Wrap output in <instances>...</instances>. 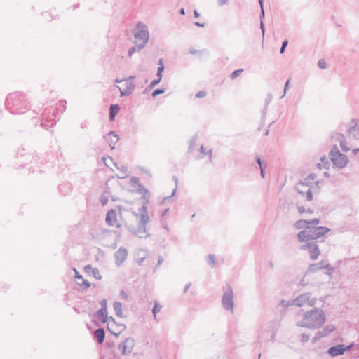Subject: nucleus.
<instances>
[{
    "label": "nucleus",
    "mask_w": 359,
    "mask_h": 359,
    "mask_svg": "<svg viewBox=\"0 0 359 359\" xmlns=\"http://www.w3.org/2000/svg\"><path fill=\"white\" fill-rule=\"evenodd\" d=\"M172 179H173V181H175V184H176L175 188V189H174V190L172 191V194H171L170 196H167V197H165V198L163 199V201H162V203H164L166 200H168V199H170L171 197L174 196H175V193H176V191H177V181H178V180H177V177H176V176H173V177H172Z\"/></svg>",
    "instance_id": "nucleus-39"
},
{
    "label": "nucleus",
    "mask_w": 359,
    "mask_h": 359,
    "mask_svg": "<svg viewBox=\"0 0 359 359\" xmlns=\"http://www.w3.org/2000/svg\"><path fill=\"white\" fill-rule=\"evenodd\" d=\"M229 2V0H217V4L219 6H224Z\"/></svg>",
    "instance_id": "nucleus-63"
},
{
    "label": "nucleus",
    "mask_w": 359,
    "mask_h": 359,
    "mask_svg": "<svg viewBox=\"0 0 359 359\" xmlns=\"http://www.w3.org/2000/svg\"><path fill=\"white\" fill-rule=\"evenodd\" d=\"M160 82L156 80V79H154L153 80L150 84L146 88V89L144 90V91L143 92V94H146L148 91L151 90V89H153L156 85H158Z\"/></svg>",
    "instance_id": "nucleus-36"
},
{
    "label": "nucleus",
    "mask_w": 359,
    "mask_h": 359,
    "mask_svg": "<svg viewBox=\"0 0 359 359\" xmlns=\"http://www.w3.org/2000/svg\"><path fill=\"white\" fill-rule=\"evenodd\" d=\"M297 210L300 214L306 212V208L303 206H297Z\"/></svg>",
    "instance_id": "nucleus-64"
},
{
    "label": "nucleus",
    "mask_w": 359,
    "mask_h": 359,
    "mask_svg": "<svg viewBox=\"0 0 359 359\" xmlns=\"http://www.w3.org/2000/svg\"><path fill=\"white\" fill-rule=\"evenodd\" d=\"M137 32L134 34L137 40V46L138 50L142 49L147 43L149 37V31L147 25L139 22L137 25Z\"/></svg>",
    "instance_id": "nucleus-4"
},
{
    "label": "nucleus",
    "mask_w": 359,
    "mask_h": 359,
    "mask_svg": "<svg viewBox=\"0 0 359 359\" xmlns=\"http://www.w3.org/2000/svg\"><path fill=\"white\" fill-rule=\"evenodd\" d=\"M207 262L208 263L211 265L212 266H214L215 263V257L214 255H208L207 257Z\"/></svg>",
    "instance_id": "nucleus-45"
},
{
    "label": "nucleus",
    "mask_w": 359,
    "mask_h": 359,
    "mask_svg": "<svg viewBox=\"0 0 359 359\" xmlns=\"http://www.w3.org/2000/svg\"><path fill=\"white\" fill-rule=\"evenodd\" d=\"M84 270L87 273L93 276L97 280H101L102 278L97 268H93L88 264L85 266Z\"/></svg>",
    "instance_id": "nucleus-21"
},
{
    "label": "nucleus",
    "mask_w": 359,
    "mask_h": 359,
    "mask_svg": "<svg viewBox=\"0 0 359 359\" xmlns=\"http://www.w3.org/2000/svg\"><path fill=\"white\" fill-rule=\"evenodd\" d=\"M307 226V220L306 219H299L294 223V227L297 229H305Z\"/></svg>",
    "instance_id": "nucleus-30"
},
{
    "label": "nucleus",
    "mask_w": 359,
    "mask_h": 359,
    "mask_svg": "<svg viewBox=\"0 0 359 359\" xmlns=\"http://www.w3.org/2000/svg\"><path fill=\"white\" fill-rule=\"evenodd\" d=\"M120 110V107L118 104H111L109 106V119L110 121L114 120L116 116Z\"/></svg>",
    "instance_id": "nucleus-24"
},
{
    "label": "nucleus",
    "mask_w": 359,
    "mask_h": 359,
    "mask_svg": "<svg viewBox=\"0 0 359 359\" xmlns=\"http://www.w3.org/2000/svg\"><path fill=\"white\" fill-rule=\"evenodd\" d=\"M318 67L321 69H325L327 67L325 60L324 59H320L318 62Z\"/></svg>",
    "instance_id": "nucleus-48"
},
{
    "label": "nucleus",
    "mask_w": 359,
    "mask_h": 359,
    "mask_svg": "<svg viewBox=\"0 0 359 359\" xmlns=\"http://www.w3.org/2000/svg\"><path fill=\"white\" fill-rule=\"evenodd\" d=\"M112 324L111 323H108L107 325V330L113 335L116 337H118L120 334L126 329V326L124 324L118 325V332H114V330H111V327Z\"/></svg>",
    "instance_id": "nucleus-26"
},
{
    "label": "nucleus",
    "mask_w": 359,
    "mask_h": 359,
    "mask_svg": "<svg viewBox=\"0 0 359 359\" xmlns=\"http://www.w3.org/2000/svg\"><path fill=\"white\" fill-rule=\"evenodd\" d=\"M330 156L333 165L338 168H344L348 163L347 156L339 151L337 145L332 147Z\"/></svg>",
    "instance_id": "nucleus-5"
},
{
    "label": "nucleus",
    "mask_w": 359,
    "mask_h": 359,
    "mask_svg": "<svg viewBox=\"0 0 359 359\" xmlns=\"http://www.w3.org/2000/svg\"><path fill=\"white\" fill-rule=\"evenodd\" d=\"M147 203H144V205H142V207L139 208V212L140 214L134 212V215L136 216L137 218L139 217V219L140 220V222L144 224H147L149 220V217L147 213V206L146 205Z\"/></svg>",
    "instance_id": "nucleus-13"
},
{
    "label": "nucleus",
    "mask_w": 359,
    "mask_h": 359,
    "mask_svg": "<svg viewBox=\"0 0 359 359\" xmlns=\"http://www.w3.org/2000/svg\"><path fill=\"white\" fill-rule=\"evenodd\" d=\"M28 99L22 93L9 94L6 99V105L11 109V113L22 114L28 107Z\"/></svg>",
    "instance_id": "nucleus-2"
},
{
    "label": "nucleus",
    "mask_w": 359,
    "mask_h": 359,
    "mask_svg": "<svg viewBox=\"0 0 359 359\" xmlns=\"http://www.w3.org/2000/svg\"><path fill=\"white\" fill-rule=\"evenodd\" d=\"M316 175L315 173H311L309 174L307 177L305 179V181H308V180H313L316 178Z\"/></svg>",
    "instance_id": "nucleus-58"
},
{
    "label": "nucleus",
    "mask_w": 359,
    "mask_h": 359,
    "mask_svg": "<svg viewBox=\"0 0 359 359\" xmlns=\"http://www.w3.org/2000/svg\"><path fill=\"white\" fill-rule=\"evenodd\" d=\"M65 100H60L55 104L50 105V109L46 107V128L52 127L59 120V118H57L58 114L59 112L63 113L65 111Z\"/></svg>",
    "instance_id": "nucleus-3"
},
{
    "label": "nucleus",
    "mask_w": 359,
    "mask_h": 359,
    "mask_svg": "<svg viewBox=\"0 0 359 359\" xmlns=\"http://www.w3.org/2000/svg\"><path fill=\"white\" fill-rule=\"evenodd\" d=\"M348 131L349 135L353 134L354 139H359V125L358 124V119H351V126Z\"/></svg>",
    "instance_id": "nucleus-17"
},
{
    "label": "nucleus",
    "mask_w": 359,
    "mask_h": 359,
    "mask_svg": "<svg viewBox=\"0 0 359 359\" xmlns=\"http://www.w3.org/2000/svg\"><path fill=\"white\" fill-rule=\"evenodd\" d=\"M94 338L99 344H102L104 342L105 338V331L104 328H97L95 330Z\"/></svg>",
    "instance_id": "nucleus-23"
},
{
    "label": "nucleus",
    "mask_w": 359,
    "mask_h": 359,
    "mask_svg": "<svg viewBox=\"0 0 359 359\" xmlns=\"http://www.w3.org/2000/svg\"><path fill=\"white\" fill-rule=\"evenodd\" d=\"M106 223L110 226L120 227L118 224H116V211L114 209H111L107 213L105 218Z\"/></svg>",
    "instance_id": "nucleus-15"
},
{
    "label": "nucleus",
    "mask_w": 359,
    "mask_h": 359,
    "mask_svg": "<svg viewBox=\"0 0 359 359\" xmlns=\"http://www.w3.org/2000/svg\"><path fill=\"white\" fill-rule=\"evenodd\" d=\"M309 230H310L309 238L310 240H317L323 237L325 233L330 231V229L325 226H309Z\"/></svg>",
    "instance_id": "nucleus-9"
},
{
    "label": "nucleus",
    "mask_w": 359,
    "mask_h": 359,
    "mask_svg": "<svg viewBox=\"0 0 359 359\" xmlns=\"http://www.w3.org/2000/svg\"><path fill=\"white\" fill-rule=\"evenodd\" d=\"M319 223L320 219L318 218L307 220V226L318 225Z\"/></svg>",
    "instance_id": "nucleus-47"
},
{
    "label": "nucleus",
    "mask_w": 359,
    "mask_h": 359,
    "mask_svg": "<svg viewBox=\"0 0 359 359\" xmlns=\"http://www.w3.org/2000/svg\"><path fill=\"white\" fill-rule=\"evenodd\" d=\"M138 50V48L137 46H133V47H130L129 49H128V56L129 57H131L133 55V54L134 53H135L137 50Z\"/></svg>",
    "instance_id": "nucleus-54"
},
{
    "label": "nucleus",
    "mask_w": 359,
    "mask_h": 359,
    "mask_svg": "<svg viewBox=\"0 0 359 359\" xmlns=\"http://www.w3.org/2000/svg\"><path fill=\"white\" fill-rule=\"evenodd\" d=\"M74 271L75 272V278L78 280H81V282H78V285H79L81 287H83V288L85 289H88L90 287V282H88L87 280L84 279L82 276V275H81L79 273V272L75 269L74 268Z\"/></svg>",
    "instance_id": "nucleus-22"
},
{
    "label": "nucleus",
    "mask_w": 359,
    "mask_h": 359,
    "mask_svg": "<svg viewBox=\"0 0 359 359\" xmlns=\"http://www.w3.org/2000/svg\"><path fill=\"white\" fill-rule=\"evenodd\" d=\"M354 345V342H352L349 345L343 344H337L330 347L327 351V353L332 358L344 355L345 352L351 350Z\"/></svg>",
    "instance_id": "nucleus-7"
},
{
    "label": "nucleus",
    "mask_w": 359,
    "mask_h": 359,
    "mask_svg": "<svg viewBox=\"0 0 359 359\" xmlns=\"http://www.w3.org/2000/svg\"><path fill=\"white\" fill-rule=\"evenodd\" d=\"M324 269V261H320L318 263L311 264L309 266V271L316 273L318 271Z\"/></svg>",
    "instance_id": "nucleus-28"
},
{
    "label": "nucleus",
    "mask_w": 359,
    "mask_h": 359,
    "mask_svg": "<svg viewBox=\"0 0 359 359\" xmlns=\"http://www.w3.org/2000/svg\"><path fill=\"white\" fill-rule=\"evenodd\" d=\"M205 95H206V92L203 91V90H201V91H198L196 94L195 97L196 98H202V97H204Z\"/></svg>",
    "instance_id": "nucleus-56"
},
{
    "label": "nucleus",
    "mask_w": 359,
    "mask_h": 359,
    "mask_svg": "<svg viewBox=\"0 0 359 359\" xmlns=\"http://www.w3.org/2000/svg\"><path fill=\"white\" fill-rule=\"evenodd\" d=\"M165 69L164 65H161V67H158L156 72V80H158L159 82H161L162 79V73Z\"/></svg>",
    "instance_id": "nucleus-40"
},
{
    "label": "nucleus",
    "mask_w": 359,
    "mask_h": 359,
    "mask_svg": "<svg viewBox=\"0 0 359 359\" xmlns=\"http://www.w3.org/2000/svg\"><path fill=\"white\" fill-rule=\"evenodd\" d=\"M147 224H142L140 222V220L139 219L138 222V226L136 229L135 226L133 225L127 226V229L128 231L132 233L133 234L138 236L139 238H147L150 236L149 233H147V229H146Z\"/></svg>",
    "instance_id": "nucleus-10"
},
{
    "label": "nucleus",
    "mask_w": 359,
    "mask_h": 359,
    "mask_svg": "<svg viewBox=\"0 0 359 359\" xmlns=\"http://www.w3.org/2000/svg\"><path fill=\"white\" fill-rule=\"evenodd\" d=\"M100 305H101V308L100 309H103L104 311H107V299H103L100 301Z\"/></svg>",
    "instance_id": "nucleus-53"
},
{
    "label": "nucleus",
    "mask_w": 359,
    "mask_h": 359,
    "mask_svg": "<svg viewBox=\"0 0 359 359\" xmlns=\"http://www.w3.org/2000/svg\"><path fill=\"white\" fill-rule=\"evenodd\" d=\"M126 344L128 349L130 350V353L133 351V348L135 346V341L132 337H128L124 341Z\"/></svg>",
    "instance_id": "nucleus-34"
},
{
    "label": "nucleus",
    "mask_w": 359,
    "mask_h": 359,
    "mask_svg": "<svg viewBox=\"0 0 359 359\" xmlns=\"http://www.w3.org/2000/svg\"><path fill=\"white\" fill-rule=\"evenodd\" d=\"M334 330H335V327L333 325H328L324 327L322 330H318L316 333L315 336L311 339L312 344H316L322 338L328 336Z\"/></svg>",
    "instance_id": "nucleus-12"
},
{
    "label": "nucleus",
    "mask_w": 359,
    "mask_h": 359,
    "mask_svg": "<svg viewBox=\"0 0 359 359\" xmlns=\"http://www.w3.org/2000/svg\"><path fill=\"white\" fill-rule=\"evenodd\" d=\"M117 88L119 89L120 90V95L121 97H123V96H128V92H126L125 90H121L118 86H117Z\"/></svg>",
    "instance_id": "nucleus-60"
},
{
    "label": "nucleus",
    "mask_w": 359,
    "mask_h": 359,
    "mask_svg": "<svg viewBox=\"0 0 359 359\" xmlns=\"http://www.w3.org/2000/svg\"><path fill=\"white\" fill-rule=\"evenodd\" d=\"M224 294L222 298V304L226 311H233V292L229 285L223 287Z\"/></svg>",
    "instance_id": "nucleus-6"
},
{
    "label": "nucleus",
    "mask_w": 359,
    "mask_h": 359,
    "mask_svg": "<svg viewBox=\"0 0 359 359\" xmlns=\"http://www.w3.org/2000/svg\"><path fill=\"white\" fill-rule=\"evenodd\" d=\"M114 310L115 311V313L117 316L122 318L123 317V313H122V304L120 302H114L113 304Z\"/></svg>",
    "instance_id": "nucleus-29"
},
{
    "label": "nucleus",
    "mask_w": 359,
    "mask_h": 359,
    "mask_svg": "<svg viewBox=\"0 0 359 359\" xmlns=\"http://www.w3.org/2000/svg\"><path fill=\"white\" fill-rule=\"evenodd\" d=\"M59 191L64 196L69 194L72 191L71 184L68 182L60 184L59 185Z\"/></svg>",
    "instance_id": "nucleus-25"
},
{
    "label": "nucleus",
    "mask_w": 359,
    "mask_h": 359,
    "mask_svg": "<svg viewBox=\"0 0 359 359\" xmlns=\"http://www.w3.org/2000/svg\"><path fill=\"white\" fill-rule=\"evenodd\" d=\"M332 138H334L337 141L339 142L340 147L343 151L346 152L350 150V148L346 145V137L342 133H336Z\"/></svg>",
    "instance_id": "nucleus-19"
},
{
    "label": "nucleus",
    "mask_w": 359,
    "mask_h": 359,
    "mask_svg": "<svg viewBox=\"0 0 359 359\" xmlns=\"http://www.w3.org/2000/svg\"><path fill=\"white\" fill-rule=\"evenodd\" d=\"M96 316L97 318L104 323L109 320V318L108 317V311H104V309L97 311Z\"/></svg>",
    "instance_id": "nucleus-27"
},
{
    "label": "nucleus",
    "mask_w": 359,
    "mask_h": 359,
    "mask_svg": "<svg viewBox=\"0 0 359 359\" xmlns=\"http://www.w3.org/2000/svg\"><path fill=\"white\" fill-rule=\"evenodd\" d=\"M317 299L316 298H311V294L309 293V300L307 301V304L309 306H313L316 303Z\"/></svg>",
    "instance_id": "nucleus-49"
},
{
    "label": "nucleus",
    "mask_w": 359,
    "mask_h": 359,
    "mask_svg": "<svg viewBox=\"0 0 359 359\" xmlns=\"http://www.w3.org/2000/svg\"><path fill=\"white\" fill-rule=\"evenodd\" d=\"M299 183L304 184V185L306 186V188L309 187H311V188H314V187H318L319 182H316L314 184H312L311 182H309V180L305 181V180H304V181L299 182Z\"/></svg>",
    "instance_id": "nucleus-41"
},
{
    "label": "nucleus",
    "mask_w": 359,
    "mask_h": 359,
    "mask_svg": "<svg viewBox=\"0 0 359 359\" xmlns=\"http://www.w3.org/2000/svg\"><path fill=\"white\" fill-rule=\"evenodd\" d=\"M165 91V88H157V89H155L152 93H151V96L155 98L156 96L161 95V94H163L164 93Z\"/></svg>",
    "instance_id": "nucleus-42"
},
{
    "label": "nucleus",
    "mask_w": 359,
    "mask_h": 359,
    "mask_svg": "<svg viewBox=\"0 0 359 359\" xmlns=\"http://www.w3.org/2000/svg\"><path fill=\"white\" fill-rule=\"evenodd\" d=\"M324 269H327V270H329L330 271H334V268L330 264H325V262H324Z\"/></svg>",
    "instance_id": "nucleus-62"
},
{
    "label": "nucleus",
    "mask_w": 359,
    "mask_h": 359,
    "mask_svg": "<svg viewBox=\"0 0 359 359\" xmlns=\"http://www.w3.org/2000/svg\"><path fill=\"white\" fill-rule=\"evenodd\" d=\"M310 230H309V226H307L304 229L300 231L297 233V238L299 242H306V243L310 241L309 238Z\"/></svg>",
    "instance_id": "nucleus-20"
},
{
    "label": "nucleus",
    "mask_w": 359,
    "mask_h": 359,
    "mask_svg": "<svg viewBox=\"0 0 359 359\" xmlns=\"http://www.w3.org/2000/svg\"><path fill=\"white\" fill-rule=\"evenodd\" d=\"M243 72V69H236V70H234L231 74H230V78L231 79H234L236 78H237L242 72Z\"/></svg>",
    "instance_id": "nucleus-44"
},
{
    "label": "nucleus",
    "mask_w": 359,
    "mask_h": 359,
    "mask_svg": "<svg viewBox=\"0 0 359 359\" xmlns=\"http://www.w3.org/2000/svg\"><path fill=\"white\" fill-rule=\"evenodd\" d=\"M309 340V335L306 333L302 334V339L301 341L304 344L307 342Z\"/></svg>",
    "instance_id": "nucleus-55"
},
{
    "label": "nucleus",
    "mask_w": 359,
    "mask_h": 359,
    "mask_svg": "<svg viewBox=\"0 0 359 359\" xmlns=\"http://www.w3.org/2000/svg\"><path fill=\"white\" fill-rule=\"evenodd\" d=\"M128 256V251L125 248L121 247L114 253L115 263L117 266H120L124 262Z\"/></svg>",
    "instance_id": "nucleus-14"
},
{
    "label": "nucleus",
    "mask_w": 359,
    "mask_h": 359,
    "mask_svg": "<svg viewBox=\"0 0 359 359\" xmlns=\"http://www.w3.org/2000/svg\"><path fill=\"white\" fill-rule=\"evenodd\" d=\"M161 308V304L157 301H155L154 305L151 310L152 313L155 318H156V313L160 311Z\"/></svg>",
    "instance_id": "nucleus-38"
},
{
    "label": "nucleus",
    "mask_w": 359,
    "mask_h": 359,
    "mask_svg": "<svg viewBox=\"0 0 359 359\" xmlns=\"http://www.w3.org/2000/svg\"><path fill=\"white\" fill-rule=\"evenodd\" d=\"M280 305L282 306L283 307H285V308H287L290 306H294L293 305V302H292V300H285V299H282L280 302Z\"/></svg>",
    "instance_id": "nucleus-43"
},
{
    "label": "nucleus",
    "mask_w": 359,
    "mask_h": 359,
    "mask_svg": "<svg viewBox=\"0 0 359 359\" xmlns=\"http://www.w3.org/2000/svg\"><path fill=\"white\" fill-rule=\"evenodd\" d=\"M287 45H288V41L287 40L285 39V40H284L282 42V45H281V47H280V54H283L285 51V48H286Z\"/></svg>",
    "instance_id": "nucleus-51"
},
{
    "label": "nucleus",
    "mask_w": 359,
    "mask_h": 359,
    "mask_svg": "<svg viewBox=\"0 0 359 359\" xmlns=\"http://www.w3.org/2000/svg\"><path fill=\"white\" fill-rule=\"evenodd\" d=\"M303 250H308L310 257L312 260H316L320 255V250L317 242L311 241L301 247Z\"/></svg>",
    "instance_id": "nucleus-11"
},
{
    "label": "nucleus",
    "mask_w": 359,
    "mask_h": 359,
    "mask_svg": "<svg viewBox=\"0 0 359 359\" xmlns=\"http://www.w3.org/2000/svg\"><path fill=\"white\" fill-rule=\"evenodd\" d=\"M256 163L259 165V170L262 168H266L267 166V163L264 162L259 156H256L255 158Z\"/></svg>",
    "instance_id": "nucleus-37"
},
{
    "label": "nucleus",
    "mask_w": 359,
    "mask_h": 359,
    "mask_svg": "<svg viewBox=\"0 0 359 359\" xmlns=\"http://www.w3.org/2000/svg\"><path fill=\"white\" fill-rule=\"evenodd\" d=\"M197 139H198V136H197L196 134H195L189 140V151L190 152H191L194 149V148L196 147V143Z\"/></svg>",
    "instance_id": "nucleus-31"
},
{
    "label": "nucleus",
    "mask_w": 359,
    "mask_h": 359,
    "mask_svg": "<svg viewBox=\"0 0 359 359\" xmlns=\"http://www.w3.org/2000/svg\"><path fill=\"white\" fill-rule=\"evenodd\" d=\"M106 141L109 143L111 149L115 148V144L119 140L118 135L114 131H110L104 136Z\"/></svg>",
    "instance_id": "nucleus-16"
},
{
    "label": "nucleus",
    "mask_w": 359,
    "mask_h": 359,
    "mask_svg": "<svg viewBox=\"0 0 359 359\" xmlns=\"http://www.w3.org/2000/svg\"><path fill=\"white\" fill-rule=\"evenodd\" d=\"M163 257H162L161 255H159V256H158V263H157V265H156V266H154V271L157 269V267H158V266H160V265L163 263Z\"/></svg>",
    "instance_id": "nucleus-59"
},
{
    "label": "nucleus",
    "mask_w": 359,
    "mask_h": 359,
    "mask_svg": "<svg viewBox=\"0 0 359 359\" xmlns=\"http://www.w3.org/2000/svg\"><path fill=\"white\" fill-rule=\"evenodd\" d=\"M309 300V293H304L297 296L295 299H292L293 305L301 307L306 304Z\"/></svg>",
    "instance_id": "nucleus-18"
},
{
    "label": "nucleus",
    "mask_w": 359,
    "mask_h": 359,
    "mask_svg": "<svg viewBox=\"0 0 359 359\" xmlns=\"http://www.w3.org/2000/svg\"><path fill=\"white\" fill-rule=\"evenodd\" d=\"M100 201L102 205L104 206L108 203V198L104 195H102L100 198Z\"/></svg>",
    "instance_id": "nucleus-52"
},
{
    "label": "nucleus",
    "mask_w": 359,
    "mask_h": 359,
    "mask_svg": "<svg viewBox=\"0 0 359 359\" xmlns=\"http://www.w3.org/2000/svg\"><path fill=\"white\" fill-rule=\"evenodd\" d=\"M118 349L121 351V353L124 355H128L131 353L130 350L128 349V347L124 341L118 345Z\"/></svg>",
    "instance_id": "nucleus-32"
},
{
    "label": "nucleus",
    "mask_w": 359,
    "mask_h": 359,
    "mask_svg": "<svg viewBox=\"0 0 359 359\" xmlns=\"http://www.w3.org/2000/svg\"><path fill=\"white\" fill-rule=\"evenodd\" d=\"M325 321L324 311L318 308H313L304 313L302 319L298 321L297 326L311 330L320 328Z\"/></svg>",
    "instance_id": "nucleus-1"
},
{
    "label": "nucleus",
    "mask_w": 359,
    "mask_h": 359,
    "mask_svg": "<svg viewBox=\"0 0 359 359\" xmlns=\"http://www.w3.org/2000/svg\"><path fill=\"white\" fill-rule=\"evenodd\" d=\"M130 184L134 189H136L137 193L143 195L141 199H144L146 201V203H148L150 193L149 190L140 182L139 178L132 177L130 180Z\"/></svg>",
    "instance_id": "nucleus-8"
},
{
    "label": "nucleus",
    "mask_w": 359,
    "mask_h": 359,
    "mask_svg": "<svg viewBox=\"0 0 359 359\" xmlns=\"http://www.w3.org/2000/svg\"><path fill=\"white\" fill-rule=\"evenodd\" d=\"M311 189L312 188H311V187H309L308 189H306V192H305V194L306 196V199H307V201H309L313 200V194H312Z\"/></svg>",
    "instance_id": "nucleus-46"
},
{
    "label": "nucleus",
    "mask_w": 359,
    "mask_h": 359,
    "mask_svg": "<svg viewBox=\"0 0 359 359\" xmlns=\"http://www.w3.org/2000/svg\"><path fill=\"white\" fill-rule=\"evenodd\" d=\"M120 297H121V298L122 299L126 300V299H128V294H127L124 290H121V292H120Z\"/></svg>",
    "instance_id": "nucleus-57"
},
{
    "label": "nucleus",
    "mask_w": 359,
    "mask_h": 359,
    "mask_svg": "<svg viewBox=\"0 0 359 359\" xmlns=\"http://www.w3.org/2000/svg\"><path fill=\"white\" fill-rule=\"evenodd\" d=\"M309 187H307L308 189ZM296 190L298 194H301L302 196H304L306 188L304 184L297 183L296 185Z\"/></svg>",
    "instance_id": "nucleus-33"
},
{
    "label": "nucleus",
    "mask_w": 359,
    "mask_h": 359,
    "mask_svg": "<svg viewBox=\"0 0 359 359\" xmlns=\"http://www.w3.org/2000/svg\"><path fill=\"white\" fill-rule=\"evenodd\" d=\"M317 167L321 170L322 168H324V169H328L329 167H330V163L328 161V160H326V163L323 165V163H318L317 164Z\"/></svg>",
    "instance_id": "nucleus-50"
},
{
    "label": "nucleus",
    "mask_w": 359,
    "mask_h": 359,
    "mask_svg": "<svg viewBox=\"0 0 359 359\" xmlns=\"http://www.w3.org/2000/svg\"><path fill=\"white\" fill-rule=\"evenodd\" d=\"M109 323H111L112 324V326L116 325L117 327H118V325L120 324V323H116L115 319L112 316L109 317Z\"/></svg>",
    "instance_id": "nucleus-61"
},
{
    "label": "nucleus",
    "mask_w": 359,
    "mask_h": 359,
    "mask_svg": "<svg viewBox=\"0 0 359 359\" xmlns=\"http://www.w3.org/2000/svg\"><path fill=\"white\" fill-rule=\"evenodd\" d=\"M135 86L133 83L132 82H128L126 83V88L124 89L126 92H128V95H130L134 90H135Z\"/></svg>",
    "instance_id": "nucleus-35"
}]
</instances>
